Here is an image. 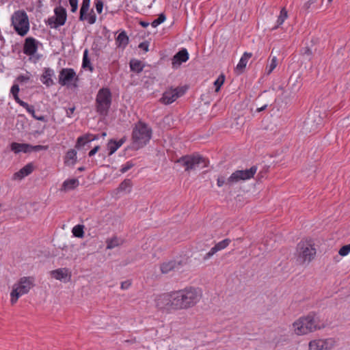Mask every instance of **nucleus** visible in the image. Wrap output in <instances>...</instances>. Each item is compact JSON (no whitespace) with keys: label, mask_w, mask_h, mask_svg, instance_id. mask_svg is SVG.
I'll list each match as a JSON object with an SVG mask.
<instances>
[{"label":"nucleus","mask_w":350,"mask_h":350,"mask_svg":"<svg viewBox=\"0 0 350 350\" xmlns=\"http://www.w3.org/2000/svg\"><path fill=\"white\" fill-rule=\"evenodd\" d=\"M202 297L201 291L189 286L178 291H173L157 295L154 299L156 308L166 313L188 310L194 307Z\"/></svg>","instance_id":"f257e3e1"},{"label":"nucleus","mask_w":350,"mask_h":350,"mask_svg":"<svg viewBox=\"0 0 350 350\" xmlns=\"http://www.w3.org/2000/svg\"><path fill=\"white\" fill-rule=\"evenodd\" d=\"M256 172L257 167L256 165H253L250 169L236 170L228 178H226L224 176H219L217 179V185L219 187H221L224 185L230 187L241 180L244 181L251 179L254 177Z\"/></svg>","instance_id":"f03ea898"},{"label":"nucleus","mask_w":350,"mask_h":350,"mask_svg":"<svg viewBox=\"0 0 350 350\" xmlns=\"http://www.w3.org/2000/svg\"><path fill=\"white\" fill-rule=\"evenodd\" d=\"M152 130L144 122H137L132 131L133 144L139 149L146 146L152 137Z\"/></svg>","instance_id":"7ed1b4c3"},{"label":"nucleus","mask_w":350,"mask_h":350,"mask_svg":"<svg viewBox=\"0 0 350 350\" xmlns=\"http://www.w3.org/2000/svg\"><path fill=\"white\" fill-rule=\"evenodd\" d=\"M294 332L297 335H304L312 332L321 327L318 325L314 314L301 317L293 324Z\"/></svg>","instance_id":"20e7f679"},{"label":"nucleus","mask_w":350,"mask_h":350,"mask_svg":"<svg viewBox=\"0 0 350 350\" xmlns=\"http://www.w3.org/2000/svg\"><path fill=\"white\" fill-rule=\"evenodd\" d=\"M33 286L34 278L33 277L21 278L18 283L13 286L10 293V302L12 305L16 304L21 296L28 293Z\"/></svg>","instance_id":"39448f33"},{"label":"nucleus","mask_w":350,"mask_h":350,"mask_svg":"<svg viewBox=\"0 0 350 350\" xmlns=\"http://www.w3.org/2000/svg\"><path fill=\"white\" fill-rule=\"evenodd\" d=\"M176 163L183 166L185 172L195 170L200 165H202L201 167H205L208 165V161L198 154L184 155L177 159Z\"/></svg>","instance_id":"423d86ee"},{"label":"nucleus","mask_w":350,"mask_h":350,"mask_svg":"<svg viewBox=\"0 0 350 350\" xmlns=\"http://www.w3.org/2000/svg\"><path fill=\"white\" fill-rule=\"evenodd\" d=\"M112 102V94L107 88L100 89L96 98V109L97 113L105 116L108 114Z\"/></svg>","instance_id":"0eeeda50"},{"label":"nucleus","mask_w":350,"mask_h":350,"mask_svg":"<svg viewBox=\"0 0 350 350\" xmlns=\"http://www.w3.org/2000/svg\"><path fill=\"white\" fill-rule=\"evenodd\" d=\"M12 25L16 33L24 36L29 29V19L27 13L24 10L16 11L12 16Z\"/></svg>","instance_id":"6e6552de"},{"label":"nucleus","mask_w":350,"mask_h":350,"mask_svg":"<svg viewBox=\"0 0 350 350\" xmlns=\"http://www.w3.org/2000/svg\"><path fill=\"white\" fill-rule=\"evenodd\" d=\"M297 261L300 264L309 263L316 256V249L308 241H301L297 246Z\"/></svg>","instance_id":"1a4fd4ad"},{"label":"nucleus","mask_w":350,"mask_h":350,"mask_svg":"<svg viewBox=\"0 0 350 350\" xmlns=\"http://www.w3.org/2000/svg\"><path fill=\"white\" fill-rule=\"evenodd\" d=\"M186 92L184 87L170 88L163 93L159 102L164 105H170L174 102L178 98L182 96Z\"/></svg>","instance_id":"9d476101"},{"label":"nucleus","mask_w":350,"mask_h":350,"mask_svg":"<svg viewBox=\"0 0 350 350\" xmlns=\"http://www.w3.org/2000/svg\"><path fill=\"white\" fill-rule=\"evenodd\" d=\"M55 16H51L48 18L46 24L51 28H57L65 24L67 18L66 10L64 8L59 6L54 10Z\"/></svg>","instance_id":"9b49d317"},{"label":"nucleus","mask_w":350,"mask_h":350,"mask_svg":"<svg viewBox=\"0 0 350 350\" xmlns=\"http://www.w3.org/2000/svg\"><path fill=\"white\" fill-rule=\"evenodd\" d=\"M78 80L79 77L73 68H62L59 71L58 82L62 86L68 85L71 81H75L73 86L77 87L76 83Z\"/></svg>","instance_id":"f8f14e48"},{"label":"nucleus","mask_w":350,"mask_h":350,"mask_svg":"<svg viewBox=\"0 0 350 350\" xmlns=\"http://www.w3.org/2000/svg\"><path fill=\"white\" fill-rule=\"evenodd\" d=\"M90 0H83L80 8L79 20L81 21H88V23L92 25L96 23V16L93 10L88 14L90 8Z\"/></svg>","instance_id":"ddd939ff"},{"label":"nucleus","mask_w":350,"mask_h":350,"mask_svg":"<svg viewBox=\"0 0 350 350\" xmlns=\"http://www.w3.org/2000/svg\"><path fill=\"white\" fill-rule=\"evenodd\" d=\"M334 344L332 338L314 340L309 343V350H330Z\"/></svg>","instance_id":"4468645a"},{"label":"nucleus","mask_w":350,"mask_h":350,"mask_svg":"<svg viewBox=\"0 0 350 350\" xmlns=\"http://www.w3.org/2000/svg\"><path fill=\"white\" fill-rule=\"evenodd\" d=\"M38 50V42L32 37L27 38L23 45V53L29 56L33 55Z\"/></svg>","instance_id":"2eb2a0df"},{"label":"nucleus","mask_w":350,"mask_h":350,"mask_svg":"<svg viewBox=\"0 0 350 350\" xmlns=\"http://www.w3.org/2000/svg\"><path fill=\"white\" fill-rule=\"evenodd\" d=\"M230 242H231V240L229 239H225L222 240L221 241H219V243L215 244V246L213 247L208 253H206L205 254V256L203 257V260H206L209 259L217 252L227 247L229 245V244L230 243Z\"/></svg>","instance_id":"dca6fc26"},{"label":"nucleus","mask_w":350,"mask_h":350,"mask_svg":"<svg viewBox=\"0 0 350 350\" xmlns=\"http://www.w3.org/2000/svg\"><path fill=\"white\" fill-rule=\"evenodd\" d=\"M183 266L182 261L170 260L161 264L160 269L162 273L167 274L172 271L178 270Z\"/></svg>","instance_id":"f3484780"},{"label":"nucleus","mask_w":350,"mask_h":350,"mask_svg":"<svg viewBox=\"0 0 350 350\" xmlns=\"http://www.w3.org/2000/svg\"><path fill=\"white\" fill-rule=\"evenodd\" d=\"M189 59V53L186 49L179 51L172 58V64L173 68L180 66L182 63L186 62Z\"/></svg>","instance_id":"a211bd4d"},{"label":"nucleus","mask_w":350,"mask_h":350,"mask_svg":"<svg viewBox=\"0 0 350 350\" xmlns=\"http://www.w3.org/2000/svg\"><path fill=\"white\" fill-rule=\"evenodd\" d=\"M34 169V166L33 163H29L22 167L18 172L14 174L13 178L14 179L21 180L24 177L29 175Z\"/></svg>","instance_id":"6ab92c4d"},{"label":"nucleus","mask_w":350,"mask_h":350,"mask_svg":"<svg viewBox=\"0 0 350 350\" xmlns=\"http://www.w3.org/2000/svg\"><path fill=\"white\" fill-rule=\"evenodd\" d=\"M252 57V53L245 52L243 53V55H242V57H241V59L239 60V62L238 63V64L237 65V66L235 68V72L238 75H240L243 72V71L246 67V65L247 64L248 59L250 58H251Z\"/></svg>","instance_id":"aec40b11"},{"label":"nucleus","mask_w":350,"mask_h":350,"mask_svg":"<svg viewBox=\"0 0 350 350\" xmlns=\"http://www.w3.org/2000/svg\"><path fill=\"white\" fill-rule=\"evenodd\" d=\"M126 137L124 136L118 141L113 139H109L107 143L109 155L113 154L126 141Z\"/></svg>","instance_id":"412c9836"},{"label":"nucleus","mask_w":350,"mask_h":350,"mask_svg":"<svg viewBox=\"0 0 350 350\" xmlns=\"http://www.w3.org/2000/svg\"><path fill=\"white\" fill-rule=\"evenodd\" d=\"M51 275L58 280H62L68 278V281L70 280L71 273L66 268H60L53 270L51 272Z\"/></svg>","instance_id":"4be33fe9"},{"label":"nucleus","mask_w":350,"mask_h":350,"mask_svg":"<svg viewBox=\"0 0 350 350\" xmlns=\"http://www.w3.org/2000/svg\"><path fill=\"white\" fill-rule=\"evenodd\" d=\"M54 75V71L50 68H45L43 74L41 76L42 82L47 87L55 84L52 77Z\"/></svg>","instance_id":"5701e85b"},{"label":"nucleus","mask_w":350,"mask_h":350,"mask_svg":"<svg viewBox=\"0 0 350 350\" xmlns=\"http://www.w3.org/2000/svg\"><path fill=\"white\" fill-rule=\"evenodd\" d=\"M129 38L124 31L120 32L116 38V44L118 48L124 49L129 44Z\"/></svg>","instance_id":"b1692460"},{"label":"nucleus","mask_w":350,"mask_h":350,"mask_svg":"<svg viewBox=\"0 0 350 350\" xmlns=\"http://www.w3.org/2000/svg\"><path fill=\"white\" fill-rule=\"evenodd\" d=\"M12 151L14 153H19L21 152L27 153L30 152V144H19L16 142H12L10 145Z\"/></svg>","instance_id":"393cba45"},{"label":"nucleus","mask_w":350,"mask_h":350,"mask_svg":"<svg viewBox=\"0 0 350 350\" xmlns=\"http://www.w3.org/2000/svg\"><path fill=\"white\" fill-rule=\"evenodd\" d=\"M79 182L77 178H70L66 180L62 185L61 191H68L70 190H73L76 189L79 186Z\"/></svg>","instance_id":"a878e982"},{"label":"nucleus","mask_w":350,"mask_h":350,"mask_svg":"<svg viewBox=\"0 0 350 350\" xmlns=\"http://www.w3.org/2000/svg\"><path fill=\"white\" fill-rule=\"evenodd\" d=\"M124 243V240L118 238L117 236H113L110 239L106 240V249L112 250L114 247L120 246Z\"/></svg>","instance_id":"bb28decb"},{"label":"nucleus","mask_w":350,"mask_h":350,"mask_svg":"<svg viewBox=\"0 0 350 350\" xmlns=\"http://www.w3.org/2000/svg\"><path fill=\"white\" fill-rule=\"evenodd\" d=\"M132 186H133V183H132L131 180L125 179L119 185L118 187L116 189V191L118 193H120V192L130 193Z\"/></svg>","instance_id":"cd10ccee"},{"label":"nucleus","mask_w":350,"mask_h":350,"mask_svg":"<svg viewBox=\"0 0 350 350\" xmlns=\"http://www.w3.org/2000/svg\"><path fill=\"white\" fill-rule=\"evenodd\" d=\"M130 68L131 70L137 73L142 72L144 65L139 60L132 59L130 61Z\"/></svg>","instance_id":"c85d7f7f"},{"label":"nucleus","mask_w":350,"mask_h":350,"mask_svg":"<svg viewBox=\"0 0 350 350\" xmlns=\"http://www.w3.org/2000/svg\"><path fill=\"white\" fill-rule=\"evenodd\" d=\"M82 67L84 69H88L90 72H92L94 70V68L92 66V64L90 62V59L88 57V49H85L83 53Z\"/></svg>","instance_id":"c756f323"},{"label":"nucleus","mask_w":350,"mask_h":350,"mask_svg":"<svg viewBox=\"0 0 350 350\" xmlns=\"http://www.w3.org/2000/svg\"><path fill=\"white\" fill-rule=\"evenodd\" d=\"M287 17H288L287 10H286L285 8H283L281 10L280 15L278 18L277 25L275 27H274L273 29H277L279 26L282 25L283 23L284 22V21L287 18Z\"/></svg>","instance_id":"7c9ffc66"},{"label":"nucleus","mask_w":350,"mask_h":350,"mask_svg":"<svg viewBox=\"0 0 350 350\" xmlns=\"http://www.w3.org/2000/svg\"><path fill=\"white\" fill-rule=\"evenodd\" d=\"M84 226L78 224L75 226L72 230V232L73 236L77 238H83L84 237Z\"/></svg>","instance_id":"2f4dec72"},{"label":"nucleus","mask_w":350,"mask_h":350,"mask_svg":"<svg viewBox=\"0 0 350 350\" xmlns=\"http://www.w3.org/2000/svg\"><path fill=\"white\" fill-rule=\"evenodd\" d=\"M69 160H72V164L77 161V151L74 149L69 150L65 157V163H67Z\"/></svg>","instance_id":"473e14b6"},{"label":"nucleus","mask_w":350,"mask_h":350,"mask_svg":"<svg viewBox=\"0 0 350 350\" xmlns=\"http://www.w3.org/2000/svg\"><path fill=\"white\" fill-rule=\"evenodd\" d=\"M276 66H277V58H276V57H273L271 59L270 64L266 68V70H265L266 74L268 75H270L272 72V71L275 68Z\"/></svg>","instance_id":"72a5a7b5"},{"label":"nucleus","mask_w":350,"mask_h":350,"mask_svg":"<svg viewBox=\"0 0 350 350\" xmlns=\"http://www.w3.org/2000/svg\"><path fill=\"white\" fill-rule=\"evenodd\" d=\"M225 81V76L221 74L220 75L217 80L214 82V85L215 86V92H218L221 88V86L224 84Z\"/></svg>","instance_id":"f704fd0d"},{"label":"nucleus","mask_w":350,"mask_h":350,"mask_svg":"<svg viewBox=\"0 0 350 350\" xmlns=\"http://www.w3.org/2000/svg\"><path fill=\"white\" fill-rule=\"evenodd\" d=\"M27 112H29L33 118L37 120H40L42 122H46V118L44 116H37L35 113L34 107L33 105H29V109L27 110Z\"/></svg>","instance_id":"c9c22d12"},{"label":"nucleus","mask_w":350,"mask_h":350,"mask_svg":"<svg viewBox=\"0 0 350 350\" xmlns=\"http://www.w3.org/2000/svg\"><path fill=\"white\" fill-rule=\"evenodd\" d=\"M165 15L163 13H161L159 15V17L156 19H154L151 25L153 27H157L159 25L163 23L165 21Z\"/></svg>","instance_id":"e433bc0d"},{"label":"nucleus","mask_w":350,"mask_h":350,"mask_svg":"<svg viewBox=\"0 0 350 350\" xmlns=\"http://www.w3.org/2000/svg\"><path fill=\"white\" fill-rule=\"evenodd\" d=\"M30 152L35 151H40V150H46L49 148L48 146H42V145H36L32 146L30 144Z\"/></svg>","instance_id":"4c0bfd02"},{"label":"nucleus","mask_w":350,"mask_h":350,"mask_svg":"<svg viewBox=\"0 0 350 350\" xmlns=\"http://www.w3.org/2000/svg\"><path fill=\"white\" fill-rule=\"evenodd\" d=\"M350 252V243L343 245L339 250L338 254L342 256H347Z\"/></svg>","instance_id":"58836bf2"},{"label":"nucleus","mask_w":350,"mask_h":350,"mask_svg":"<svg viewBox=\"0 0 350 350\" xmlns=\"http://www.w3.org/2000/svg\"><path fill=\"white\" fill-rule=\"evenodd\" d=\"M13 97H14L15 101L18 104H19L21 107L25 108L26 110H29V105L27 103L24 102L22 100H21L19 98V97H18V95L14 96Z\"/></svg>","instance_id":"ea45409f"},{"label":"nucleus","mask_w":350,"mask_h":350,"mask_svg":"<svg viewBox=\"0 0 350 350\" xmlns=\"http://www.w3.org/2000/svg\"><path fill=\"white\" fill-rule=\"evenodd\" d=\"M133 163L131 161H128L125 165L122 166L120 169L121 173L124 174L133 167Z\"/></svg>","instance_id":"a19ab883"},{"label":"nucleus","mask_w":350,"mask_h":350,"mask_svg":"<svg viewBox=\"0 0 350 350\" xmlns=\"http://www.w3.org/2000/svg\"><path fill=\"white\" fill-rule=\"evenodd\" d=\"M95 7L97 12L100 14L103 8V2L101 0H96L95 2Z\"/></svg>","instance_id":"79ce46f5"},{"label":"nucleus","mask_w":350,"mask_h":350,"mask_svg":"<svg viewBox=\"0 0 350 350\" xmlns=\"http://www.w3.org/2000/svg\"><path fill=\"white\" fill-rule=\"evenodd\" d=\"M69 3L71 6V12H77L78 9V0H69Z\"/></svg>","instance_id":"37998d69"},{"label":"nucleus","mask_w":350,"mask_h":350,"mask_svg":"<svg viewBox=\"0 0 350 350\" xmlns=\"http://www.w3.org/2000/svg\"><path fill=\"white\" fill-rule=\"evenodd\" d=\"M85 138H86V137H82V136H80L79 137H78L75 147L77 148H79L81 146H84L86 144V142H85Z\"/></svg>","instance_id":"c03bdc74"},{"label":"nucleus","mask_w":350,"mask_h":350,"mask_svg":"<svg viewBox=\"0 0 350 350\" xmlns=\"http://www.w3.org/2000/svg\"><path fill=\"white\" fill-rule=\"evenodd\" d=\"M82 137H86V138L85 139V142H86V144L88 142H90L91 141H93V140H95V139H98L97 136L93 135L92 134H86V135H82Z\"/></svg>","instance_id":"a18cd8bd"},{"label":"nucleus","mask_w":350,"mask_h":350,"mask_svg":"<svg viewBox=\"0 0 350 350\" xmlns=\"http://www.w3.org/2000/svg\"><path fill=\"white\" fill-rule=\"evenodd\" d=\"M19 90L20 89L18 85L14 84L12 86L10 92L14 96L18 95Z\"/></svg>","instance_id":"49530a36"},{"label":"nucleus","mask_w":350,"mask_h":350,"mask_svg":"<svg viewBox=\"0 0 350 350\" xmlns=\"http://www.w3.org/2000/svg\"><path fill=\"white\" fill-rule=\"evenodd\" d=\"M318 0H309L304 5L306 10H308L311 8V5L315 3Z\"/></svg>","instance_id":"de8ad7c7"},{"label":"nucleus","mask_w":350,"mask_h":350,"mask_svg":"<svg viewBox=\"0 0 350 350\" xmlns=\"http://www.w3.org/2000/svg\"><path fill=\"white\" fill-rule=\"evenodd\" d=\"M138 46L146 52L148 51V43L147 42H141Z\"/></svg>","instance_id":"09e8293b"},{"label":"nucleus","mask_w":350,"mask_h":350,"mask_svg":"<svg viewBox=\"0 0 350 350\" xmlns=\"http://www.w3.org/2000/svg\"><path fill=\"white\" fill-rule=\"evenodd\" d=\"M100 146H95L93 149H92L89 152L88 156L90 157L94 156L100 150Z\"/></svg>","instance_id":"8fccbe9b"},{"label":"nucleus","mask_w":350,"mask_h":350,"mask_svg":"<svg viewBox=\"0 0 350 350\" xmlns=\"http://www.w3.org/2000/svg\"><path fill=\"white\" fill-rule=\"evenodd\" d=\"M131 283L129 280L124 281L121 283V288L122 289H127L130 287Z\"/></svg>","instance_id":"3c124183"},{"label":"nucleus","mask_w":350,"mask_h":350,"mask_svg":"<svg viewBox=\"0 0 350 350\" xmlns=\"http://www.w3.org/2000/svg\"><path fill=\"white\" fill-rule=\"evenodd\" d=\"M17 79L20 82H25V81H27L29 79V77L24 76V75H20V76L18 77Z\"/></svg>","instance_id":"603ef678"},{"label":"nucleus","mask_w":350,"mask_h":350,"mask_svg":"<svg viewBox=\"0 0 350 350\" xmlns=\"http://www.w3.org/2000/svg\"><path fill=\"white\" fill-rule=\"evenodd\" d=\"M75 110V107L68 108L66 110V116L68 117H69V118L71 117V116L74 113Z\"/></svg>","instance_id":"864d4df0"},{"label":"nucleus","mask_w":350,"mask_h":350,"mask_svg":"<svg viewBox=\"0 0 350 350\" xmlns=\"http://www.w3.org/2000/svg\"><path fill=\"white\" fill-rule=\"evenodd\" d=\"M304 54H305V55H312V51H311V49H310L309 47H305V48H304Z\"/></svg>","instance_id":"5fc2aeb1"},{"label":"nucleus","mask_w":350,"mask_h":350,"mask_svg":"<svg viewBox=\"0 0 350 350\" xmlns=\"http://www.w3.org/2000/svg\"><path fill=\"white\" fill-rule=\"evenodd\" d=\"M267 105H265L261 107L257 108L256 112H261V111L265 110L267 109Z\"/></svg>","instance_id":"6e6d98bb"},{"label":"nucleus","mask_w":350,"mask_h":350,"mask_svg":"<svg viewBox=\"0 0 350 350\" xmlns=\"http://www.w3.org/2000/svg\"><path fill=\"white\" fill-rule=\"evenodd\" d=\"M139 24H140L143 27H147L149 25V23H148V22H146V21H140V22H139Z\"/></svg>","instance_id":"4d7b16f0"},{"label":"nucleus","mask_w":350,"mask_h":350,"mask_svg":"<svg viewBox=\"0 0 350 350\" xmlns=\"http://www.w3.org/2000/svg\"><path fill=\"white\" fill-rule=\"evenodd\" d=\"M78 170L80 171V172L84 171L85 170V167H80L78 168Z\"/></svg>","instance_id":"13d9d810"},{"label":"nucleus","mask_w":350,"mask_h":350,"mask_svg":"<svg viewBox=\"0 0 350 350\" xmlns=\"http://www.w3.org/2000/svg\"><path fill=\"white\" fill-rule=\"evenodd\" d=\"M329 2H331L332 0H328Z\"/></svg>","instance_id":"bf43d9fd"}]
</instances>
